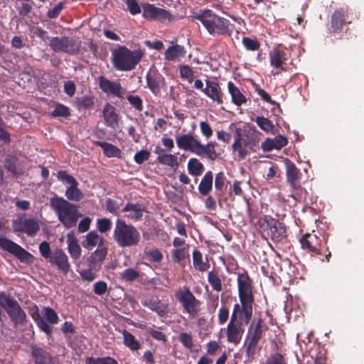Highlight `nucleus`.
I'll return each mask as SVG.
<instances>
[{"instance_id": "nucleus-1", "label": "nucleus", "mask_w": 364, "mask_h": 364, "mask_svg": "<svg viewBox=\"0 0 364 364\" xmlns=\"http://www.w3.org/2000/svg\"><path fill=\"white\" fill-rule=\"evenodd\" d=\"M196 18L200 21L209 34L213 36H230L232 30L230 21L217 15L212 10H200Z\"/></svg>"}, {"instance_id": "nucleus-2", "label": "nucleus", "mask_w": 364, "mask_h": 364, "mask_svg": "<svg viewBox=\"0 0 364 364\" xmlns=\"http://www.w3.org/2000/svg\"><path fill=\"white\" fill-rule=\"evenodd\" d=\"M143 55L140 50H131L125 46H118L112 51L111 61L117 70L130 71L136 68Z\"/></svg>"}, {"instance_id": "nucleus-3", "label": "nucleus", "mask_w": 364, "mask_h": 364, "mask_svg": "<svg viewBox=\"0 0 364 364\" xmlns=\"http://www.w3.org/2000/svg\"><path fill=\"white\" fill-rule=\"evenodd\" d=\"M50 205L65 228L75 226L79 217L81 216V214L78 213L77 207L62 197L52 198Z\"/></svg>"}, {"instance_id": "nucleus-4", "label": "nucleus", "mask_w": 364, "mask_h": 364, "mask_svg": "<svg viewBox=\"0 0 364 364\" xmlns=\"http://www.w3.org/2000/svg\"><path fill=\"white\" fill-rule=\"evenodd\" d=\"M112 237L120 247L136 246L141 240L140 232L136 228L119 218L115 222Z\"/></svg>"}, {"instance_id": "nucleus-5", "label": "nucleus", "mask_w": 364, "mask_h": 364, "mask_svg": "<svg viewBox=\"0 0 364 364\" xmlns=\"http://www.w3.org/2000/svg\"><path fill=\"white\" fill-rule=\"evenodd\" d=\"M301 248L311 255L324 256L327 262L329 261L331 253L326 246L327 240L321 233H316L312 231L306 233L299 239Z\"/></svg>"}, {"instance_id": "nucleus-6", "label": "nucleus", "mask_w": 364, "mask_h": 364, "mask_svg": "<svg viewBox=\"0 0 364 364\" xmlns=\"http://www.w3.org/2000/svg\"><path fill=\"white\" fill-rule=\"evenodd\" d=\"M257 225L263 237H270L274 242H283L287 238L284 223L270 215H265L260 218Z\"/></svg>"}, {"instance_id": "nucleus-7", "label": "nucleus", "mask_w": 364, "mask_h": 364, "mask_svg": "<svg viewBox=\"0 0 364 364\" xmlns=\"http://www.w3.org/2000/svg\"><path fill=\"white\" fill-rule=\"evenodd\" d=\"M268 327L262 318L254 319L250 324L246 336V354L252 357L260 348L259 342Z\"/></svg>"}, {"instance_id": "nucleus-8", "label": "nucleus", "mask_w": 364, "mask_h": 364, "mask_svg": "<svg viewBox=\"0 0 364 364\" xmlns=\"http://www.w3.org/2000/svg\"><path fill=\"white\" fill-rule=\"evenodd\" d=\"M175 297L183 307L184 312L192 316L198 314L200 302L196 298L188 287H184L183 289L177 290Z\"/></svg>"}, {"instance_id": "nucleus-9", "label": "nucleus", "mask_w": 364, "mask_h": 364, "mask_svg": "<svg viewBox=\"0 0 364 364\" xmlns=\"http://www.w3.org/2000/svg\"><path fill=\"white\" fill-rule=\"evenodd\" d=\"M49 46L55 53L75 55L80 52V42L67 36H56L50 38Z\"/></svg>"}, {"instance_id": "nucleus-10", "label": "nucleus", "mask_w": 364, "mask_h": 364, "mask_svg": "<svg viewBox=\"0 0 364 364\" xmlns=\"http://www.w3.org/2000/svg\"><path fill=\"white\" fill-rule=\"evenodd\" d=\"M240 304H235L230 318L241 324L247 325L252 317V305L255 300L240 299Z\"/></svg>"}, {"instance_id": "nucleus-11", "label": "nucleus", "mask_w": 364, "mask_h": 364, "mask_svg": "<svg viewBox=\"0 0 364 364\" xmlns=\"http://www.w3.org/2000/svg\"><path fill=\"white\" fill-rule=\"evenodd\" d=\"M0 247L16 257L20 262L23 263H31L34 257L29 252L26 251L21 246L14 241L0 237Z\"/></svg>"}, {"instance_id": "nucleus-12", "label": "nucleus", "mask_w": 364, "mask_h": 364, "mask_svg": "<svg viewBox=\"0 0 364 364\" xmlns=\"http://www.w3.org/2000/svg\"><path fill=\"white\" fill-rule=\"evenodd\" d=\"M4 310L14 326L26 325L27 322L26 314L18 302L11 294L7 298L6 306Z\"/></svg>"}, {"instance_id": "nucleus-13", "label": "nucleus", "mask_w": 364, "mask_h": 364, "mask_svg": "<svg viewBox=\"0 0 364 364\" xmlns=\"http://www.w3.org/2000/svg\"><path fill=\"white\" fill-rule=\"evenodd\" d=\"M257 146L254 138L250 137L247 134H242L238 129L235 134V141L232 146L234 151H238V156L244 159L248 154L247 149L255 151L254 147Z\"/></svg>"}, {"instance_id": "nucleus-14", "label": "nucleus", "mask_w": 364, "mask_h": 364, "mask_svg": "<svg viewBox=\"0 0 364 364\" xmlns=\"http://www.w3.org/2000/svg\"><path fill=\"white\" fill-rule=\"evenodd\" d=\"M143 17L149 20H156L162 23L170 22L173 20V15L168 11L147 4L143 8Z\"/></svg>"}, {"instance_id": "nucleus-15", "label": "nucleus", "mask_w": 364, "mask_h": 364, "mask_svg": "<svg viewBox=\"0 0 364 364\" xmlns=\"http://www.w3.org/2000/svg\"><path fill=\"white\" fill-rule=\"evenodd\" d=\"M237 282L239 299L255 300L252 292V281L247 271L238 274Z\"/></svg>"}, {"instance_id": "nucleus-16", "label": "nucleus", "mask_w": 364, "mask_h": 364, "mask_svg": "<svg viewBox=\"0 0 364 364\" xmlns=\"http://www.w3.org/2000/svg\"><path fill=\"white\" fill-rule=\"evenodd\" d=\"M147 87L155 96H161V89L166 86L165 78L158 71L149 72L146 75Z\"/></svg>"}, {"instance_id": "nucleus-17", "label": "nucleus", "mask_w": 364, "mask_h": 364, "mask_svg": "<svg viewBox=\"0 0 364 364\" xmlns=\"http://www.w3.org/2000/svg\"><path fill=\"white\" fill-rule=\"evenodd\" d=\"M99 86L100 89L107 95H112L119 98H124V89L119 81H111L104 76L99 77Z\"/></svg>"}, {"instance_id": "nucleus-18", "label": "nucleus", "mask_w": 364, "mask_h": 364, "mask_svg": "<svg viewBox=\"0 0 364 364\" xmlns=\"http://www.w3.org/2000/svg\"><path fill=\"white\" fill-rule=\"evenodd\" d=\"M243 333V324L230 318L226 328L227 341L237 346L241 341Z\"/></svg>"}, {"instance_id": "nucleus-19", "label": "nucleus", "mask_w": 364, "mask_h": 364, "mask_svg": "<svg viewBox=\"0 0 364 364\" xmlns=\"http://www.w3.org/2000/svg\"><path fill=\"white\" fill-rule=\"evenodd\" d=\"M141 304L156 313L159 317H165L169 312L168 304L162 302L157 296H151L144 300Z\"/></svg>"}, {"instance_id": "nucleus-20", "label": "nucleus", "mask_w": 364, "mask_h": 364, "mask_svg": "<svg viewBox=\"0 0 364 364\" xmlns=\"http://www.w3.org/2000/svg\"><path fill=\"white\" fill-rule=\"evenodd\" d=\"M285 165L287 181L292 188L295 190L299 189L301 187L300 180L302 176L301 173L296 165L289 159L286 160Z\"/></svg>"}, {"instance_id": "nucleus-21", "label": "nucleus", "mask_w": 364, "mask_h": 364, "mask_svg": "<svg viewBox=\"0 0 364 364\" xmlns=\"http://www.w3.org/2000/svg\"><path fill=\"white\" fill-rule=\"evenodd\" d=\"M108 253L107 247L97 248L87 259V266L99 272Z\"/></svg>"}, {"instance_id": "nucleus-22", "label": "nucleus", "mask_w": 364, "mask_h": 364, "mask_svg": "<svg viewBox=\"0 0 364 364\" xmlns=\"http://www.w3.org/2000/svg\"><path fill=\"white\" fill-rule=\"evenodd\" d=\"M217 145L218 144L215 141H209L206 144H203L199 141L195 154L210 161H215L220 156V154L215 149Z\"/></svg>"}, {"instance_id": "nucleus-23", "label": "nucleus", "mask_w": 364, "mask_h": 364, "mask_svg": "<svg viewBox=\"0 0 364 364\" xmlns=\"http://www.w3.org/2000/svg\"><path fill=\"white\" fill-rule=\"evenodd\" d=\"M288 59L289 55L285 50L274 48L269 53L270 65L280 71H287L286 61Z\"/></svg>"}, {"instance_id": "nucleus-24", "label": "nucleus", "mask_w": 364, "mask_h": 364, "mask_svg": "<svg viewBox=\"0 0 364 364\" xmlns=\"http://www.w3.org/2000/svg\"><path fill=\"white\" fill-rule=\"evenodd\" d=\"M205 85L203 93L217 104H223V93L219 83L216 81L206 80Z\"/></svg>"}, {"instance_id": "nucleus-25", "label": "nucleus", "mask_w": 364, "mask_h": 364, "mask_svg": "<svg viewBox=\"0 0 364 364\" xmlns=\"http://www.w3.org/2000/svg\"><path fill=\"white\" fill-rule=\"evenodd\" d=\"M49 262L52 264L55 265L60 271L65 274L70 270L68 257L61 249H56L53 252Z\"/></svg>"}, {"instance_id": "nucleus-26", "label": "nucleus", "mask_w": 364, "mask_h": 364, "mask_svg": "<svg viewBox=\"0 0 364 364\" xmlns=\"http://www.w3.org/2000/svg\"><path fill=\"white\" fill-rule=\"evenodd\" d=\"M199 140L191 134H185L177 136L176 142L180 149L189 151L195 154Z\"/></svg>"}, {"instance_id": "nucleus-27", "label": "nucleus", "mask_w": 364, "mask_h": 364, "mask_svg": "<svg viewBox=\"0 0 364 364\" xmlns=\"http://www.w3.org/2000/svg\"><path fill=\"white\" fill-rule=\"evenodd\" d=\"M106 240L95 231L92 230L89 232L85 236V239L82 241V245L87 250H92L97 245V248L100 247H107L105 245Z\"/></svg>"}, {"instance_id": "nucleus-28", "label": "nucleus", "mask_w": 364, "mask_h": 364, "mask_svg": "<svg viewBox=\"0 0 364 364\" xmlns=\"http://www.w3.org/2000/svg\"><path fill=\"white\" fill-rule=\"evenodd\" d=\"M346 22V18L344 9H338L335 10L331 18V32L334 33H341Z\"/></svg>"}, {"instance_id": "nucleus-29", "label": "nucleus", "mask_w": 364, "mask_h": 364, "mask_svg": "<svg viewBox=\"0 0 364 364\" xmlns=\"http://www.w3.org/2000/svg\"><path fill=\"white\" fill-rule=\"evenodd\" d=\"M288 143L287 138L282 135H278L274 139L267 138L261 144L264 151H271L273 149H280Z\"/></svg>"}, {"instance_id": "nucleus-30", "label": "nucleus", "mask_w": 364, "mask_h": 364, "mask_svg": "<svg viewBox=\"0 0 364 364\" xmlns=\"http://www.w3.org/2000/svg\"><path fill=\"white\" fill-rule=\"evenodd\" d=\"M122 212H129L127 215V218L133 220L139 221L143 216V212L144 208L139 203H128L122 208Z\"/></svg>"}, {"instance_id": "nucleus-31", "label": "nucleus", "mask_w": 364, "mask_h": 364, "mask_svg": "<svg viewBox=\"0 0 364 364\" xmlns=\"http://www.w3.org/2000/svg\"><path fill=\"white\" fill-rule=\"evenodd\" d=\"M228 90L231 96V101L235 105L240 107L246 103L247 97L242 94L234 82L231 81L228 82Z\"/></svg>"}, {"instance_id": "nucleus-32", "label": "nucleus", "mask_w": 364, "mask_h": 364, "mask_svg": "<svg viewBox=\"0 0 364 364\" xmlns=\"http://www.w3.org/2000/svg\"><path fill=\"white\" fill-rule=\"evenodd\" d=\"M103 117L105 121V124L109 127H114L118 122L119 115L116 112V108L107 102L103 108Z\"/></svg>"}, {"instance_id": "nucleus-33", "label": "nucleus", "mask_w": 364, "mask_h": 364, "mask_svg": "<svg viewBox=\"0 0 364 364\" xmlns=\"http://www.w3.org/2000/svg\"><path fill=\"white\" fill-rule=\"evenodd\" d=\"M94 144L102 148L103 150L104 154L109 157H117L121 158L122 151L116 146L106 142V141H94Z\"/></svg>"}, {"instance_id": "nucleus-34", "label": "nucleus", "mask_w": 364, "mask_h": 364, "mask_svg": "<svg viewBox=\"0 0 364 364\" xmlns=\"http://www.w3.org/2000/svg\"><path fill=\"white\" fill-rule=\"evenodd\" d=\"M32 356L35 359L36 363L38 364H50L51 362L50 353L40 347H32Z\"/></svg>"}, {"instance_id": "nucleus-35", "label": "nucleus", "mask_w": 364, "mask_h": 364, "mask_svg": "<svg viewBox=\"0 0 364 364\" xmlns=\"http://www.w3.org/2000/svg\"><path fill=\"white\" fill-rule=\"evenodd\" d=\"M213 175L212 171H207L201 179L199 186L198 191L202 196H208L213 188Z\"/></svg>"}, {"instance_id": "nucleus-36", "label": "nucleus", "mask_w": 364, "mask_h": 364, "mask_svg": "<svg viewBox=\"0 0 364 364\" xmlns=\"http://www.w3.org/2000/svg\"><path fill=\"white\" fill-rule=\"evenodd\" d=\"M186 50L183 46L174 45L168 48L165 52V58L167 60L173 61L180 57L185 56Z\"/></svg>"}, {"instance_id": "nucleus-37", "label": "nucleus", "mask_w": 364, "mask_h": 364, "mask_svg": "<svg viewBox=\"0 0 364 364\" xmlns=\"http://www.w3.org/2000/svg\"><path fill=\"white\" fill-rule=\"evenodd\" d=\"M23 225V233L31 237H35L40 230L38 222L33 218H26Z\"/></svg>"}, {"instance_id": "nucleus-38", "label": "nucleus", "mask_w": 364, "mask_h": 364, "mask_svg": "<svg viewBox=\"0 0 364 364\" xmlns=\"http://www.w3.org/2000/svg\"><path fill=\"white\" fill-rule=\"evenodd\" d=\"M193 264L194 268L200 272H206L210 267V264L208 261H203L202 253L197 250L193 252Z\"/></svg>"}, {"instance_id": "nucleus-39", "label": "nucleus", "mask_w": 364, "mask_h": 364, "mask_svg": "<svg viewBox=\"0 0 364 364\" xmlns=\"http://www.w3.org/2000/svg\"><path fill=\"white\" fill-rule=\"evenodd\" d=\"M124 344L131 350H137L141 348L140 343L135 338L134 336L127 330L122 331Z\"/></svg>"}, {"instance_id": "nucleus-40", "label": "nucleus", "mask_w": 364, "mask_h": 364, "mask_svg": "<svg viewBox=\"0 0 364 364\" xmlns=\"http://www.w3.org/2000/svg\"><path fill=\"white\" fill-rule=\"evenodd\" d=\"M68 250L74 260L78 259L81 256L82 250L77 241L74 237L68 238Z\"/></svg>"}, {"instance_id": "nucleus-41", "label": "nucleus", "mask_w": 364, "mask_h": 364, "mask_svg": "<svg viewBox=\"0 0 364 364\" xmlns=\"http://www.w3.org/2000/svg\"><path fill=\"white\" fill-rule=\"evenodd\" d=\"M204 169L203 164L196 158H191L188 162V173L194 176H200Z\"/></svg>"}, {"instance_id": "nucleus-42", "label": "nucleus", "mask_w": 364, "mask_h": 364, "mask_svg": "<svg viewBox=\"0 0 364 364\" xmlns=\"http://www.w3.org/2000/svg\"><path fill=\"white\" fill-rule=\"evenodd\" d=\"M77 182H75V183H73L67 188L65 196L68 200L79 201L82 198L83 194L77 188Z\"/></svg>"}, {"instance_id": "nucleus-43", "label": "nucleus", "mask_w": 364, "mask_h": 364, "mask_svg": "<svg viewBox=\"0 0 364 364\" xmlns=\"http://www.w3.org/2000/svg\"><path fill=\"white\" fill-rule=\"evenodd\" d=\"M208 282L216 291L223 290L222 282L218 271L212 270L208 274Z\"/></svg>"}, {"instance_id": "nucleus-44", "label": "nucleus", "mask_w": 364, "mask_h": 364, "mask_svg": "<svg viewBox=\"0 0 364 364\" xmlns=\"http://www.w3.org/2000/svg\"><path fill=\"white\" fill-rule=\"evenodd\" d=\"M228 181H227V178L225 176L224 173L219 172L215 175V193L219 197L221 196V193H223V190L226 187V183Z\"/></svg>"}, {"instance_id": "nucleus-45", "label": "nucleus", "mask_w": 364, "mask_h": 364, "mask_svg": "<svg viewBox=\"0 0 364 364\" xmlns=\"http://www.w3.org/2000/svg\"><path fill=\"white\" fill-rule=\"evenodd\" d=\"M18 159L15 156H8L4 160L5 168L13 175H19L21 172L17 169Z\"/></svg>"}, {"instance_id": "nucleus-46", "label": "nucleus", "mask_w": 364, "mask_h": 364, "mask_svg": "<svg viewBox=\"0 0 364 364\" xmlns=\"http://www.w3.org/2000/svg\"><path fill=\"white\" fill-rule=\"evenodd\" d=\"M75 106L79 109H89L94 105V98L91 96L76 97L74 100Z\"/></svg>"}, {"instance_id": "nucleus-47", "label": "nucleus", "mask_w": 364, "mask_h": 364, "mask_svg": "<svg viewBox=\"0 0 364 364\" xmlns=\"http://www.w3.org/2000/svg\"><path fill=\"white\" fill-rule=\"evenodd\" d=\"M257 126L265 132H272L274 126L271 120L263 116H258L255 119Z\"/></svg>"}, {"instance_id": "nucleus-48", "label": "nucleus", "mask_w": 364, "mask_h": 364, "mask_svg": "<svg viewBox=\"0 0 364 364\" xmlns=\"http://www.w3.org/2000/svg\"><path fill=\"white\" fill-rule=\"evenodd\" d=\"M157 161L164 165L171 167L178 166L177 157L173 154H162L157 157Z\"/></svg>"}, {"instance_id": "nucleus-49", "label": "nucleus", "mask_w": 364, "mask_h": 364, "mask_svg": "<svg viewBox=\"0 0 364 364\" xmlns=\"http://www.w3.org/2000/svg\"><path fill=\"white\" fill-rule=\"evenodd\" d=\"M242 43L247 50L256 51L260 48V43L257 38L243 37Z\"/></svg>"}, {"instance_id": "nucleus-50", "label": "nucleus", "mask_w": 364, "mask_h": 364, "mask_svg": "<svg viewBox=\"0 0 364 364\" xmlns=\"http://www.w3.org/2000/svg\"><path fill=\"white\" fill-rule=\"evenodd\" d=\"M86 364H119L117 361L109 356L102 358H94L92 356L86 358Z\"/></svg>"}, {"instance_id": "nucleus-51", "label": "nucleus", "mask_w": 364, "mask_h": 364, "mask_svg": "<svg viewBox=\"0 0 364 364\" xmlns=\"http://www.w3.org/2000/svg\"><path fill=\"white\" fill-rule=\"evenodd\" d=\"M51 115L54 117H68L70 116V111L68 107L63 104L58 103L52 111Z\"/></svg>"}, {"instance_id": "nucleus-52", "label": "nucleus", "mask_w": 364, "mask_h": 364, "mask_svg": "<svg viewBox=\"0 0 364 364\" xmlns=\"http://www.w3.org/2000/svg\"><path fill=\"white\" fill-rule=\"evenodd\" d=\"M178 341L186 348L192 350L194 346L193 336L191 333L183 332L178 336Z\"/></svg>"}, {"instance_id": "nucleus-53", "label": "nucleus", "mask_w": 364, "mask_h": 364, "mask_svg": "<svg viewBox=\"0 0 364 364\" xmlns=\"http://www.w3.org/2000/svg\"><path fill=\"white\" fill-rule=\"evenodd\" d=\"M180 75L183 79L187 80L189 83H191L193 81L194 72L188 65H183L180 66Z\"/></svg>"}, {"instance_id": "nucleus-54", "label": "nucleus", "mask_w": 364, "mask_h": 364, "mask_svg": "<svg viewBox=\"0 0 364 364\" xmlns=\"http://www.w3.org/2000/svg\"><path fill=\"white\" fill-rule=\"evenodd\" d=\"M263 364H287L284 356L280 353H272Z\"/></svg>"}, {"instance_id": "nucleus-55", "label": "nucleus", "mask_w": 364, "mask_h": 364, "mask_svg": "<svg viewBox=\"0 0 364 364\" xmlns=\"http://www.w3.org/2000/svg\"><path fill=\"white\" fill-rule=\"evenodd\" d=\"M112 222L109 219L103 218L97 220V228L101 233H105L110 230Z\"/></svg>"}, {"instance_id": "nucleus-56", "label": "nucleus", "mask_w": 364, "mask_h": 364, "mask_svg": "<svg viewBox=\"0 0 364 364\" xmlns=\"http://www.w3.org/2000/svg\"><path fill=\"white\" fill-rule=\"evenodd\" d=\"M44 315L46 321L50 324L58 323L59 318L56 312L50 307L44 308Z\"/></svg>"}, {"instance_id": "nucleus-57", "label": "nucleus", "mask_w": 364, "mask_h": 364, "mask_svg": "<svg viewBox=\"0 0 364 364\" xmlns=\"http://www.w3.org/2000/svg\"><path fill=\"white\" fill-rule=\"evenodd\" d=\"M129 104L135 108L136 110L141 112L143 110V101L139 96L129 95L127 97Z\"/></svg>"}, {"instance_id": "nucleus-58", "label": "nucleus", "mask_w": 364, "mask_h": 364, "mask_svg": "<svg viewBox=\"0 0 364 364\" xmlns=\"http://www.w3.org/2000/svg\"><path fill=\"white\" fill-rule=\"evenodd\" d=\"M121 276L127 282H133L139 277V273L133 268H127L121 273Z\"/></svg>"}, {"instance_id": "nucleus-59", "label": "nucleus", "mask_w": 364, "mask_h": 364, "mask_svg": "<svg viewBox=\"0 0 364 364\" xmlns=\"http://www.w3.org/2000/svg\"><path fill=\"white\" fill-rule=\"evenodd\" d=\"M146 255L149 260L152 262H160L164 257L161 252L157 248L146 252Z\"/></svg>"}, {"instance_id": "nucleus-60", "label": "nucleus", "mask_w": 364, "mask_h": 364, "mask_svg": "<svg viewBox=\"0 0 364 364\" xmlns=\"http://www.w3.org/2000/svg\"><path fill=\"white\" fill-rule=\"evenodd\" d=\"M96 272L95 269L88 267L87 269L81 270L80 275L82 280L90 282L96 278Z\"/></svg>"}, {"instance_id": "nucleus-61", "label": "nucleus", "mask_w": 364, "mask_h": 364, "mask_svg": "<svg viewBox=\"0 0 364 364\" xmlns=\"http://www.w3.org/2000/svg\"><path fill=\"white\" fill-rule=\"evenodd\" d=\"M127 9L132 15H136L141 13V7L136 0H125Z\"/></svg>"}, {"instance_id": "nucleus-62", "label": "nucleus", "mask_w": 364, "mask_h": 364, "mask_svg": "<svg viewBox=\"0 0 364 364\" xmlns=\"http://www.w3.org/2000/svg\"><path fill=\"white\" fill-rule=\"evenodd\" d=\"M65 7L64 2H59L57 5H55L53 9H49L47 11L46 16L49 18H56L60 15V12Z\"/></svg>"}, {"instance_id": "nucleus-63", "label": "nucleus", "mask_w": 364, "mask_h": 364, "mask_svg": "<svg viewBox=\"0 0 364 364\" xmlns=\"http://www.w3.org/2000/svg\"><path fill=\"white\" fill-rule=\"evenodd\" d=\"M146 332L151 337L156 341H162L164 343L167 341L166 336L161 331L152 328H147Z\"/></svg>"}, {"instance_id": "nucleus-64", "label": "nucleus", "mask_w": 364, "mask_h": 364, "mask_svg": "<svg viewBox=\"0 0 364 364\" xmlns=\"http://www.w3.org/2000/svg\"><path fill=\"white\" fill-rule=\"evenodd\" d=\"M39 251L41 256L46 259L51 257L53 252H51L50 246L49 242L43 241L39 245Z\"/></svg>"}]
</instances>
